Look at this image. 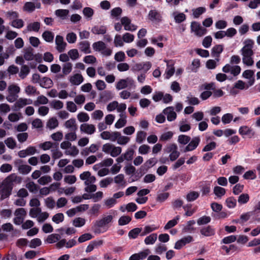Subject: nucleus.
<instances>
[{
	"instance_id": "nucleus-1",
	"label": "nucleus",
	"mask_w": 260,
	"mask_h": 260,
	"mask_svg": "<svg viewBox=\"0 0 260 260\" xmlns=\"http://www.w3.org/2000/svg\"><path fill=\"white\" fill-rule=\"evenodd\" d=\"M22 179L16 174H10L3 181L2 188L1 190V200H3L11 194L14 186V183L19 184L21 182Z\"/></svg>"
},
{
	"instance_id": "nucleus-2",
	"label": "nucleus",
	"mask_w": 260,
	"mask_h": 260,
	"mask_svg": "<svg viewBox=\"0 0 260 260\" xmlns=\"http://www.w3.org/2000/svg\"><path fill=\"white\" fill-rule=\"evenodd\" d=\"M243 44L244 46L240 51L242 55L243 62L247 66H251L254 63L252 56L254 54L252 49L254 42L252 40L247 39L244 41Z\"/></svg>"
},
{
	"instance_id": "nucleus-3",
	"label": "nucleus",
	"mask_w": 260,
	"mask_h": 260,
	"mask_svg": "<svg viewBox=\"0 0 260 260\" xmlns=\"http://www.w3.org/2000/svg\"><path fill=\"white\" fill-rule=\"evenodd\" d=\"M80 178L84 180V184L86 187L84 188L85 191L87 192H93L96 191L97 187L93 184L96 181V178L91 176V173L89 171H85L80 175Z\"/></svg>"
},
{
	"instance_id": "nucleus-4",
	"label": "nucleus",
	"mask_w": 260,
	"mask_h": 260,
	"mask_svg": "<svg viewBox=\"0 0 260 260\" xmlns=\"http://www.w3.org/2000/svg\"><path fill=\"white\" fill-rule=\"evenodd\" d=\"M113 216L111 215H104L101 219L96 220L94 224V232L100 233L101 229H105L107 230L110 226V223L113 222Z\"/></svg>"
},
{
	"instance_id": "nucleus-5",
	"label": "nucleus",
	"mask_w": 260,
	"mask_h": 260,
	"mask_svg": "<svg viewBox=\"0 0 260 260\" xmlns=\"http://www.w3.org/2000/svg\"><path fill=\"white\" fill-rule=\"evenodd\" d=\"M92 47L94 51L100 52L104 56H110L112 53V50L107 48L106 44L101 41L94 43Z\"/></svg>"
},
{
	"instance_id": "nucleus-6",
	"label": "nucleus",
	"mask_w": 260,
	"mask_h": 260,
	"mask_svg": "<svg viewBox=\"0 0 260 260\" xmlns=\"http://www.w3.org/2000/svg\"><path fill=\"white\" fill-rule=\"evenodd\" d=\"M134 86H135L134 81L130 77L119 80L116 85V88L117 90H121L127 87L131 89Z\"/></svg>"
},
{
	"instance_id": "nucleus-7",
	"label": "nucleus",
	"mask_w": 260,
	"mask_h": 260,
	"mask_svg": "<svg viewBox=\"0 0 260 260\" xmlns=\"http://www.w3.org/2000/svg\"><path fill=\"white\" fill-rule=\"evenodd\" d=\"M191 31L194 32V34L198 37H202L207 33V29L202 26L200 23L196 21H192L190 25Z\"/></svg>"
},
{
	"instance_id": "nucleus-8",
	"label": "nucleus",
	"mask_w": 260,
	"mask_h": 260,
	"mask_svg": "<svg viewBox=\"0 0 260 260\" xmlns=\"http://www.w3.org/2000/svg\"><path fill=\"white\" fill-rule=\"evenodd\" d=\"M32 103V101L30 99H19L12 106V110L14 111H18L27 105Z\"/></svg>"
},
{
	"instance_id": "nucleus-9",
	"label": "nucleus",
	"mask_w": 260,
	"mask_h": 260,
	"mask_svg": "<svg viewBox=\"0 0 260 260\" xmlns=\"http://www.w3.org/2000/svg\"><path fill=\"white\" fill-rule=\"evenodd\" d=\"M224 73H230L234 76H237L241 72V68L239 66H232L230 64H225L222 69Z\"/></svg>"
},
{
	"instance_id": "nucleus-10",
	"label": "nucleus",
	"mask_w": 260,
	"mask_h": 260,
	"mask_svg": "<svg viewBox=\"0 0 260 260\" xmlns=\"http://www.w3.org/2000/svg\"><path fill=\"white\" fill-rule=\"evenodd\" d=\"M23 160L18 159L14 161V165L18 167V170L20 173L23 174H28L31 170V167L26 165H22Z\"/></svg>"
},
{
	"instance_id": "nucleus-11",
	"label": "nucleus",
	"mask_w": 260,
	"mask_h": 260,
	"mask_svg": "<svg viewBox=\"0 0 260 260\" xmlns=\"http://www.w3.org/2000/svg\"><path fill=\"white\" fill-rule=\"evenodd\" d=\"M55 44L56 45V49L59 52H62L64 51L67 43L63 41V38L62 36L60 35L56 36Z\"/></svg>"
},
{
	"instance_id": "nucleus-12",
	"label": "nucleus",
	"mask_w": 260,
	"mask_h": 260,
	"mask_svg": "<svg viewBox=\"0 0 260 260\" xmlns=\"http://www.w3.org/2000/svg\"><path fill=\"white\" fill-rule=\"evenodd\" d=\"M200 139L199 137L193 138L189 144L186 146L184 152H188L194 150L199 145Z\"/></svg>"
},
{
	"instance_id": "nucleus-13",
	"label": "nucleus",
	"mask_w": 260,
	"mask_h": 260,
	"mask_svg": "<svg viewBox=\"0 0 260 260\" xmlns=\"http://www.w3.org/2000/svg\"><path fill=\"white\" fill-rule=\"evenodd\" d=\"M163 113L167 115V120L169 121H172L175 120L177 117L176 113L174 112L173 107H169L165 109Z\"/></svg>"
},
{
	"instance_id": "nucleus-14",
	"label": "nucleus",
	"mask_w": 260,
	"mask_h": 260,
	"mask_svg": "<svg viewBox=\"0 0 260 260\" xmlns=\"http://www.w3.org/2000/svg\"><path fill=\"white\" fill-rule=\"evenodd\" d=\"M223 46L222 45H216L214 46L211 50V55L215 57L217 61H219V56L220 53L223 51Z\"/></svg>"
},
{
	"instance_id": "nucleus-15",
	"label": "nucleus",
	"mask_w": 260,
	"mask_h": 260,
	"mask_svg": "<svg viewBox=\"0 0 260 260\" xmlns=\"http://www.w3.org/2000/svg\"><path fill=\"white\" fill-rule=\"evenodd\" d=\"M80 131L86 134L91 135L95 131V128L94 125L88 123H83L80 125Z\"/></svg>"
},
{
	"instance_id": "nucleus-16",
	"label": "nucleus",
	"mask_w": 260,
	"mask_h": 260,
	"mask_svg": "<svg viewBox=\"0 0 260 260\" xmlns=\"http://www.w3.org/2000/svg\"><path fill=\"white\" fill-rule=\"evenodd\" d=\"M200 233L205 237H210L215 235V230L211 226L208 225L201 228Z\"/></svg>"
},
{
	"instance_id": "nucleus-17",
	"label": "nucleus",
	"mask_w": 260,
	"mask_h": 260,
	"mask_svg": "<svg viewBox=\"0 0 260 260\" xmlns=\"http://www.w3.org/2000/svg\"><path fill=\"white\" fill-rule=\"evenodd\" d=\"M239 132L241 135H247L249 138L253 137L255 133L251 128L247 126H243L240 127Z\"/></svg>"
},
{
	"instance_id": "nucleus-18",
	"label": "nucleus",
	"mask_w": 260,
	"mask_h": 260,
	"mask_svg": "<svg viewBox=\"0 0 260 260\" xmlns=\"http://www.w3.org/2000/svg\"><path fill=\"white\" fill-rule=\"evenodd\" d=\"M149 19L152 21L159 22L161 21V16L155 10H150L148 14Z\"/></svg>"
},
{
	"instance_id": "nucleus-19",
	"label": "nucleus",
	"mask_w": 260,
	"mask_h": 260,
	"mask_svg": "<svg viewBox=\"0 0 260 260\" xmlns=\"http://www.w3.org/2000/svg\"><path fill=\"white\" fill-rule=\"evenodd\" d=\"M70 82L75 85H79L83 81V78L81 74H76L70 77Z\"/></svg>"
},
{
	"instance_id": "nucleus-20",
	"label": "nucleus",
	"mask_w": 260,
	"mask_h": 260,
	"mask_svg": "<svg viewBox=\"0 0 260 260\" xmlns=\"http://www.w3.org/2000/svg\"><path fill=\"white\" fill-rule=\"evenodd\" d=\"M107 27L104 25H95L91 29V32L95 35H104L107 32Z\"/></svg>"
},
{
	"instance_id": "nucleus-21",
	"label": "nucleus",
	"mask_w": 260,
	"mask_h": 260,
	"mask_svg": "<svg viewBox=\"0 0 260 260\" xmlns=\"http://www.w3.org/2000/svg\"><path fill=\"white\" fill-rule=\"evenodd\" d=\"M72 63L70 62H66L64 63L62 65V69L63 75H59V77L60 78H63L64 75L69 74L72 70Z\"/></svg>"
},
{
	"instance_id": "nucleus-22",
	"label": "nucleus",
	"mask_w": 260,
	"mask_h": 260,
	"mask_svg": "<svg viewBox=\"0 0 260 260\" xmlns=\"http://www.w3.org/2000/svg\"><path fill=\"white\" fill-rule=\"evenodd\" d=\"M79 49L85 53H91V50L90 49V43L87 41H82L79 43Z\"/></svg>"
},
{
	"instance_id": "nucleus-23",
	"label": "nucleus",
	"mask_w": 260,
	"mask_h": 260,
	"mask_svg": "<svg viewBox=\"0 0 260 260\" xmlns=\"http://www.w3.org/2000/svg\"><path fill=\"white\" fill-rule=\"evenodd\" d=\"M64 126L66 128H69L71 131H76L77 129L76 119L73 118L66 121L64 123Z\"/></svg>"
},
{
	"instance_id": "nucleus-24",
	"label": "nucleus",
	"mask_w": 260,
	"mask_h": 260,
	"mask_svg": "<svg viewBox=\"0 0 260 260\" xmlns=\"http://www.w3.org/2000/svg\"><path fill=\"white\" fill-rule=\"evenodd\" d=\"M175 72V68L173 61H169L167 63V68L166 70V78L169 79Z\"/></svg>"
},
{
	"instance_id": "nucleus-25",
	"label": "nucleus",
	"mask_w": 260,
	"mask_h": 260,
	"mask_svg": "<svg viewBox=\"0 0 260 260\" xmlns=\"http://www.w3.org/2000/svg\"><path fill=\"white\" fill-rule=\"evenodd\" d=\"M42 38L43 39L48 43H52L54 39V34L49 30H46L42 34Z\"/></svg>"
},
{
	"instance_id": "nucleus-26",
	"label": "nucleus",
	"mask_w": 260,
	"mask_h": 260,
	"mask_svg": "<svg viewBox=\"0 0 260 260\" xmlns=\"http://www.w3.org/2000/svg\"><path fill=\"white\" fill-rule=\"evenodd\" d=\"M157 162V159L155 158H151L147 160L145 163L141 167V170L145 169V171H147L148 169L151 168L155 165Z\"/></svg>"
},
{
	"instance_id": "nucleus-27",
	"label": "nucleus",
	"mask_w": 260,
	"mask_h": 260,
	"mask_svg": "<svg viewBox=\"0 0 260 260\" xmlns=\"http://www.w3.org/2000/svg\"><path fill=\"white\" fill-rule=\"evenodd\" d=\"M58 143H52L50 141H46L40 144V147L44 150L53 149L57 146Z\"/></svg>"
},
{
	"instance_id": "nucleus-28",
	"label": "nucleus",
	"mask_w": 260,
	"mask_h": 260,
	"mask_svg": "<svg viewBox=\"0 0 260 260\" xmlns=\"http://www.w3.org/2000/svg\"><path fill=\"white\" fill-rule=\"evenodd\" d=\"M157 238V235L156 233H153L146 237L144 242L146 245L154 244Z\"/></svg>"
},
{
	"instance_id": "nucleus-29",
	"label": "nucleus",
	"mask_w": 260,
	"mask_h": 260,
	"mask_svg": "<svg viewBox=\"0 0 260 260\" xmlns=\"http://www.w3.org/2000/svg\"><path fill=\"white\" fill-rule=\"evenodd\" d=\"M58 145L59 144L57 143L56 147H54L53 149H51L52 157L55 159L59 158L62 156V152L59 150Z\"/></svg>"
},
{
	"instance_id": "nucleus-30",
	"label": "nucleus",
	"mask_w": 260,
	"mask_h": 260,
	"mask_svg": "<svg viewBox=\"0 0 260 260\" xmlns=\"http://www.w3.org/2000/svg\"><path fill=\"white\" fill-rule=\"evenodd\" d=\"M32 51L33 49L31 47L26 49L24 53V58L28 61L33 60L34 58V55Z\"/></svg>"
},
{
	"instance_id": "nucleus-31",
	"label": "nucleus",
	"mask_w": 260,
	"mask_h": 260,
	"mask_svg": "<svg viewBox=\"0 0 260 260\" xmlns=\"http://www.w3.org/2000/svg\"><path fill=\"white\" fill-rule=\"evenodd\" d=\"M26 28L27 31L38 32L40 28V23L39 22L30 23L27 25Z\"/></svg>"
},
{
	"instance_id": "nucleus-32",
	"label": "nucleus",
	"mask_w": 260,
	"mask_h": 260,
	"mask_svg": "<svg viewBox=\"0 0 260 260\" xmlns=\"http://www.w3.org/2000/svg\"><path fill=\"white\" fill-rule=\"evenodd\" d=\"M130 22H131V20L127 17H123L121 19V24L124 26L125 30L132 31H135V28L131 29L128 27V25H129Z\"/></svg>"
},
{
	"instance_id": "nucleus-33",
	"label": "nucleus",
	"mask_w": 260,
	"mask_h": 260,
	"mask_svg": "<svg viewBox=\"0 0 260 260\" xmlns=\"http://www.w3.org/2000/svg\"><path fill=\"white\" fill-rule=\"evenodd\" d=\"M30 70L28 67L27 65H22L19 76L22 79H23L27 76Z\"/></svg>"
},
{
	"instance_id": "nucleus-34",
	"label": "nucleus",
	"mask_w": 260,
	"mask_h": 260,
	"mask_svg": "<svg viewBox=\"0 0 260 260\" xmlns=\"http://www.w3.org/2000/svg\"><path fill=\"white\" fill-rule=\"evenodd\" d=\"M173 16L175 21L177 23H180L186 19V15L183 13H174Z\"/></svg>"
},
{
	"instance_id": "nucleus-35",
	"label": "nucleus",
	"mask_w": 260,
	"mask_h": 260,
	"mask_svg": "<svg viewBox=\"0 0 260 260\" xmlns=\"http://www.w3.org/2000/svg\"><path fill=\"white\" fill-rule=\"evenodd\" d=\"M50 106L55 110H59L63 108V103L61 101L54 100L50 102Z\"/></svg>"
},
{
	"instance_id": "nucleus-36",
	"label": "nucleus",
	"mask_w": 260,
	"mask_h": 260,
	"mask_svg": "<svg viewBox=\"0 0 260 260\" xmlns=\"http://www.w3.org/2000/svg\"><path fill=\"white\" fill-rule=\"evenodd\" d=\"M221 249L225 250L226 252V254H230L231 251L233 252L237 251H239L238 247L234 244H231L229 246V247H228L225 245H222L221 247Z\"/></svg>"
},
{
	"instance_id": "nucleus-37",
	"label": "nucleus",
	"mask_w": 260,
	"mask_h": 260,
	"mask_svg": "<svg viewBox=\"0 0 260 260\" xmlns=\"http://www.w3.org/2000/svg\"><path fill=\"white\" fill-rule=\"evenodd\" d=\"M199 196L198 192L192 191L187 194L186 198L188 202H193L197 200Z\"/></svg>"
},
{
	"instance_id": "nucleus-38",
	"label": "nucleus",
	"mask_w": 260,
	"mask_h": 260,
	"mask_svg": "<svg viewBox=\"0 0 260 260\" xmlns=\"http://www.w3.org/2000/svg\"><path fill=\"white\" fill-rule=\"evenodd\" d=\"M69 13V11L67 9H57L55 11V15L62 19H66Z\"/></svg>"
},
{
	"instance_id": "nucleus-39",
	"label": "nucleus",
	"mask_w": 260,
	"mask_h": 260,
	"mask_svg": "<svg viewBox=\"0 0 260 260\" xmlns=\"http://www.w3.org/2000/svg\"><path fill=\"white\" fill-rule=\"evenodd\" d=\"M157 227L155 226L154 225H147L144 228L143 231L141 233V236H144L147 234L157 229Z\"/></svg>"
},
{
	"instance_id": "nucleus-40",
	"label": "nucleus",
	"mask_w": 260,
	"mask_h": 260,
	"mask_svg": "<svg viewBox=\"0 0 260 260\" xmlns=\"http://www.w3.org/2000/svg\"><path fill=\"white\" fill-rule=\"evenodd\" d=\"M179 219L180 216L179 215L176 216L175 218L169 220L167 223V224L165 225L164 227V229L165 230H168L175 226L177 224V220H178Z\"/></svg>"
},
{
	"instance_id": "nucleus-41",
	"label": "nucleus",
	"mask_w": 260,
	"mask_h": 260,
	"mask_svg": "<svg viewBox=\"0 0 260 260\" xmlns=\"http://www.w3.org/2000/svg\"><path fill=\"white\" fill-rule=\"evenodd\" d=\"M134 153L135 151L133 149L128 148L126 151L122 155L125 160L130 161L133 159Z\"/></svg>"
},
{
	"instance_id": "nucleus-42",
	"label": "nucleus",
	"mask_w": 260,
	"mask_h": 260,
	"mask_svg": "<svg viewBox=\"0 0 260 260\" xmlns=\"http://www.w3.org/2000/svg\"><path fill=\"white\" fill-rule=\"evenodd\" d=\"M35 8L36 6L34 3L26 2L23 7V10L24 11L32 12L35 10Z\"/></svg>"
},
{
	"instance_id": "nucleus-43",
	"label": "nucleus",
	"mask_w": 260,
	"mask_h": 260,
	"mask_svg": "<svg viewBox=\"0 0 260 260\" xmlns=\"http://www.w3.org/2000/svg\"><path fill=\"white\" fill-rule=\"evenodd\" d=\"M129 137L124 136H121V133H120V136L118 137L117 143V144L120 145H125L129 142Z\"/></svg>"
},
{
	"instance_id": "nucleus-44",
	"label": "nucleus",
	"mask_w": 260,
	"mask_h": 260,
	"mask_svg": "<svg viewBox=\"0 0 260 260\" xmlns=\"http://www.w3.org/2000/svg\"><path fill=\"white\" fill-rule=\"evenodd\" d=\"M5 143L9 148L11 149H14L16 146V142L12 137L8 138L5 140Z\"/></svg>"
},
{
	"instance_id": "nucleus-45",
	"label": "nucleus",
	"mask_w": 260,
	"mask_h": 260,
	"mask_svg": "<svg viewBox=\"0 0 260 260\" xmlns=\"http://www.w3.org/2000/svg\"><path fill=\"white\" fill-rule=\"evenodd\" d=\"M146 133L144 131H139L137 134L136 141L139 144L142 143L145 139Z\"/></svg>"
},
{
	"instance_id": "nucleus-46",
	"label": "nucleus",
	"mask_w": 260,
	"mask_h": 260,
	"mask_svg": "<svg viewBox=\"0 0 260 260\" xmlns=\"http://www.w3.org/2000/svg\"><path fill=\"white\" fill-rule=\"evenodd\" d=\"M142 229L141 228H136L131 230L128 233V237L131 239H136L139 234H141Z\"/></svg>"
},
{
	"instance_id": "nucleus-47",
	"label": "nucleus",
	"mask_w": 260,
	"mask_h": 260,
	"mask_svg": "<svg viewBox=\"0 0 260 260\" xmlns=\"http://www.w3.org/2000/svg\"><path fill=\"white\" fill-rule=\"evenodd\" d=\"M213 191L214 194L219 198L224 196L226 192L225 189L224 188L218 186L214 187Z\"/></svg>"
},
{
	"instance_id": "nucleus-48",
	"label": "nucleus",
	"mask_w": 260,
	"mask_h": 260,
	"mask_svg": "<svg viewBox=\"0 0 260 260\" xmlns=\"http://www.w3.org/2000/svg\"><path fill=\"white\" fill-rule=\"evenodd\" d=\"M190 141V137L189 136L180 135L178 136V142L179 143L182 145H186Z\"/></svg>"
},
{
	"instance_id": "nucleus-49",
	"label": "nucleus",
	"mask_w": 260,
	"mask_h": 260,
	"mask_svg": "<svg viewBox=\"0 0 260 260\" xmlns=\"http://www.w3.org/2000/svg\"><path fill=\"white\" fill-rule=\"evenodd\" d=\"M26 187L30 192L35 193L39 189V186L34 182H29L26 184Z\"/></svg>"
},
{
	"instance_id": "nucleus-50",
	"label": "nucleus",
	"mask_w": 260,
	"mask_h": 260,
	"mask_svg": "<svg viewBox=\"0 0 260 260\" xmlns=\"http://www.w3.org/2000/svg\"><path fill=\"white\" fill-rule=\"evenodd\" d=\"M58 125V122L56 118L52 117L47 122V126L50 129H54Z\"/></svg>"
},
{
	"instance_id": "nucleus-51",
	"label": "nucleus",
	"mask_w": 260,
	"mask_h": 260,
	"mask_svg": "<svg viewBox=\"0 0 260 260\" xmlns=\"http://www.w3.org/2000/svg\"><path fill=\"white\" fill-rule=\"evenodd\" d=\"M11 25L15 28H21L24 26V21L21 19H16L12 21Z\"/></svg>"
},
{
	"instance_id": "nucleus-52",
	"label": "nucleus",
	"mask_w": 260,
	"mask_h": 260,
	"mask_svg": "<svg viewBox=\"0 0 260 260\" xmlns=\"http://www.w3.org/2000/svg\"><path fill=\"white\" fill-rule=\"evenodd\" d=\"M170 194L168 192H162L158 193L156 200L157 202L162 203L165 201L169 197Z\"/></svg>"
},
{
	"instance_id": "nucleus-53",
	"label": "nucleus",
	"mask_w": 260,
	"mask_h": 260,
	"mask_svg": "<svg viewBox=\"0 0 260 260\" xmlns=\"http://www.w3.org/2000/svg\"><path fill=\"white\" fill-rule=\"evenodd\" d=\"M249 200V196L247 193H242L238 197V202L240 204H245Z\"/></svg>"
},
{
	"instance_id": "nucleus-54",
	"label": "nucleus",
	"mask_w": 260,
	"mask_h": 260,
	"mask_svg": "<svg viewBox=\"0 0 260 260\" xmlns=\"http://www.w3.org/2000/svg\"><path fill=\"white\" fill-rule=\"evenodd\" d=\"M237 240V236L235 235H231L224 237L221 240V243H224L225 244H230L234 242Z\"/></svg>"
},
{
	"instance_id": "nucleus-55",
	"label": "nucleus",
	"mask_w": 260,
	"mask_h": 260,
	"mask_svg": "<svg viewBox=\"0 0 260 260\" xmlns=\"http://www.w3.org/2000/svg\"><path fill=\"white\" fill-rule=\"evenodd\" d=\"M122 151L121 147L119 146H115L113 145V147L110 153V155L113 157H115L118 156Z\"/></svg>"
},
{
	"instance_id": "nucleus-56",
	"label": "nucleus",
	"mask_w": 260,
	"mask_h": 260,
	"mask_svg": "<svg viewBox=\"0 0 260 260\" xmlns=\"http://www.w3.org/2000/svg\"><path fill=\"white\" fill-rule=\"evenodd\" d=\"M113 181V179L111 177H107L105 179H102L100 182V185L101 187L105 188L109 185L111 184Z\"/></svg>"
},
{
	"instance_id": "nucleus-57",
	"label": "nucleus",
	"mask_w": 260,
	"mask_h": 260,
	"mask_svg": "<svg viewBox=\"0 0 260 260\" xmlns=\"http://www.w3.org/2000/svg\"><path fill=\"white\" fill-rule=\"evenodd\" d=\"M45 203L46 207L50 209L54 208L55 202L52 197H48L45 200Z\"/></svg>"
},
{
	"instance_id": "nucleus-58",
	"label": "nucleus",
	"mask_w": 260,
	"mask_h": 260,
	"mask_svg": "<svg viewBox=\"0 0 260 260\" xmlns=\"http://www.w3.org/2000/svg\"><path fill=\"white\" fill-rule=\"evenodd\" d=\"M132 220L131 217L128 216H122L118 220V224L119 225H124L128 224Z\"/></svg>"
},
{
	"instance_id": "nucleus-59",
	"label": "nucleus",
	"mask_w": 260,
	"mask_h": 260,
	"mask_svg": "<svg viewBox=\"0 0 260 260\" xmlns=\"http://www.w3.org/2000/svg\"><path fill=\"white\" fill-rule=\"evenodd\" d=\"M77 118L80 122H84L89 120V117L86 113L80 112L77 115Z\"/></svg>"
},
{
	"instance_id": "nucleus-60",
	"label": "nucleus",
	"mask_w": 260,
	"mask_h": 260,
	"mask_svg": "<svg viewBox=\"0 0 260 260\" xmlns=\"http://www.w3.org/2000/svg\"><path fill=\"white\" fill-rule=\"evenodd\" d=\"M117 203V201L113 198H111L104 201V205L108 208L113 207Z\"/></svg>"
},
{
	"instance_id": "nucleus-61",
	"label": "nucleus",
	"mask_w": 260,
	"mask_h": 260,
	"mask_svg": "<svg viewBox=\"0 0 260 260\" xmlns=\"http://www.w3.org/2000/svg\"><path fill=\"white\" fill-rule=\"evenodd\" d=\"M211 221V218L209 216H203L199 218L197 220V223L199 225L206 224L209 223Z\"/></svg>"
},
{
	"instance_id": "nucleus-62",
	"label": "nucleus",
	"mask_w": 260,
	"mask_h": 260,
	"mask_svg": "<svg viewBox=\"0 0 260 260\" xmlns=\"http://www.w3.org/2000/svg\"><path fill=\"white\" fill-rule=\"evenodd\" d=\"M85 223V220L81 217L76 218L73 222V225L76 227H81Z\"/></svg>"
},
{
	"instance_id": "nucleus-63",
	"label": "nucleus",
	"mask_w": 260,
	"mask_h": 260,
	"mask_svg": "<svg viewBox=\"0 0 260 260\" xmlns=\"http://www.w3.org/2000/svg\"><path fill=\"white\" fill-rule=\"evenodd\" d=\"M206 11V9L204 7H199L197 9H193V16L194 18H198L201 15L204 13Z\"/></svg>"
},
{
	"instance_id": "nucleus-64",
	"label": "nucleus",
	"mask_w": 260,
	"mask_h": 260,
	"mask_svg": "<svg viewBox=\"0 0 260 260\" xmlns=\"http://www.w3.org/2000/svg\"><path fill=\"white\" fill-rule=\"evenodd\" d=\"M52 181V179L49 176H44L40 177L38 182L41 185H45Z\"/></svg>"
}]
</instances>
